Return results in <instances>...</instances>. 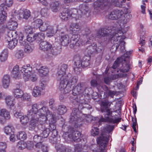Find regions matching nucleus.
Returning <instances> with one entry per match:
<instances>
[{
  "mask_svg": "<svg viewBox=\"0 0 152 152\" xmlns=\"http://www.w3.org/2000/svg\"><path fill=\"white\" fill-rule=\"evenodd\" d=\"M56 147L57 151H58V150H60L61 152H66V151L67 148L64 145H59L58 146H56Z\"/></svg>",
  "mask_w": 152,
  "mask_h": 152,
  "instance_id": "obj_55",
  "label": "nucleus"
},
{
  "mask_svg": "<svg viewBox=\"0 0 152 152\" xmlns=\"http://www.w3.org/2000/svg\"><path fill=\"white\" fill-rule=\"evenodd\" d=\"M32 70V67L29 64L24 65L21 68L20 71L22 73H31Z\"/></svg>",
  "mask_w": 152,
  "mask_h": 152,
  "instance_id": "obj_36",
  "label": "nucleus"
},
{
  "mask_svg": "<svg viewBox=\"0 0 152 152\" xmlns=\"http://www.w3.org/2000/svg\"><path fill=\"white\" fill-rule=\"evenodd\" d=\"M109 2L105 0H97L94 3V9L98 10L102 9L104 7L107 5Z\"/></svg>",
  "mask_w": 152,
  "mask_h": 152,
  "instance_id": "obj_17",
  "label": "nucleus"
},
{
  "mask_svg": "<svg viewBox=\"0 0 152 152\" xmlns=\"http://www.w3.org/2000/svg\"><path fill=\"white\" fill-rule=\"evenodd\" d=\"M39 75L41 77H43L48 75L49 72V69L47 66H42L38 70Z\"/></svg>",
  "mask_w": 152,
  "mask_h": 152,
  "instance_id": "obj_30",
  "label": "nucleus"
},
{
  "mask_svg": "<svg viewBox=\"0 0 152 152\" xmlns=\"http://www.w3.org/2000/svg\"><path fill=\"white\" fill-rule=\"evenodd\" d=\"M79 11L82 14L85 15L89 10V8L86 4H82L79 6Z\"/></svg>",
  "mask_w": 152,
  "mask_h": 152,
  "instance_id": "obj_34",
  "label": "nucleus"
},
{
  "mask_svg": "<svg viewBox=\"0 0 152 152\" xmlns=\"http://www.w3.org/2000/svg\"><path fill=\"white\" fill-rule=\"evenodd\" d=\"M25 31L28 34H31L32 32V28L30 26H27L25 27Z\"/></svg>",
  "mask_w": 152,
  "mask_h": 152,
  "instance_id": "obj_56",
  "label": "nucleus"
},
{
  "mask_svg": "<svg viewBox=\"0 0 152 152\" xmlns=\"http://www.w3.org/2000/svg\"><path fill=\"white\" fill-rule=\"evenodd\" d=\"M10 118L9 112L6 109H3L0 111V122L4 124L6 119H9Z\"/></svg>",
  "mask_w": 152,
  "mask_h": 152,
  "instance_id": "obj_14",
  "label": "nucleus"
},
{
  "mask_svg": "<svg viewBox=\"0 0 152 152\" xmlns=\"http://www.w3.org/2000/svg\"><path fill=\"white\" fill-rule=\"evenodd\" d=\"M73 69L75 72L77 74H80L82 70L81 67H79V66L76 67L73 66Z\"/></svg>",
  "mask_w": 152,
  "mask_h": 152,
  "instance_id": "obj_62",
  "label": "nucleus"
},
{
  "mask_svg": "<svg viewBox=\"0 0 152 152\" xmlns=\"http://www.w3.org/2000/svg\"><path fill=\"white\" fill-rule=\"evenodd\" d=\"M50 129L48 128H46L42 132L41 136L42 138H47L50 133Z\"/></svg>",
  "mask_w": 152,
  "mask_h": 152,
  "instance_id": "obj_51",
  "label": "nucleus"
},
{
  "mask_svg": "<svg viewBox=\"0 0 152 152\" xmlns=\"http://www.w3.org/2000/svg\"><path fill=\"white\" fill-rule=\"evenodd\" d=\"M30 146H28V144L27 143L23 141H21L19 142L18 144V146L19 149L22 150L27 148L28 149L30 150L33 147V145L32 142H30Z\"/></svg>",
  "mask_w": 152,
  "mask_h": 152,
  "instance_id": "obj_24",
  "label": "nucleus"
},
{
  "mask_svg": "<svg viewBox=\"0 0 152 152\" xmlns=\"http://www.w3.org/2000/svg\"><path fill=\"white\" fill-rule=\"evenodd\" d=\"M81 134L79 131L72 130L69 132H66L63 135L65 139L70 141H75L79 138Z\"/></svg>",
  "mask_w": 152,
  "mask_h": 152,
  "instance_id": "obj_9",
  "label": "nucleus"
},
{
  "mask_svg": "<svg viewBox=\"0 0 152 152\" xmlns=\"http://www.w3.org/2000/svg\"><path fill=\"white\" fill-rule=\"evenodd\" d=\"M45 103V101H42L38 103L34 104L28 111L27 115L31 119L29 126L30 130L34 129L39 124H43L47 120V117L51 115L48 107L43 106Z\"/></svg>",
  "mask_w": 152,
  "mask_h": 152,
  "instance_id": "obj_1",
  "label": "nucleus"
},
{
  "mask_svg": "<svg viewBox=\"0 0 152 152\" xmlns=\"http://www.w3.org/2000/svg\"><path fill=\"white\" fill-rule=\"evenodd\" d=\"M12 93L14 96L17 98L22 97L23 93V91L19 88L14 89Z\"/></svg>",
  "mask_w": 152,
  "mask_h": 152,
  "instance_id": "obj_35",
  "label": "nucleus"
},
{
  "mask_svg": "<svg viewBox=\"0 0 152 152\" xmlns=\"http://www.w3.org/2000/svg\"><path fill=\"white\" fill-rule=\"evenodd\" d=\"M75 101L76 100H74L73 102ZM83 103L80 99L79 101H76V105L78 106V108L73 109L69 118L70 123L77 124L84 120L83 118V114L80 112L79 110V109H81L83 108Z\"/></svg>",
  "mask_w": 152,
  "mask_h": 152,
  "instance_id": "obj_4",
  "label": "nucleus"
},
{
  "mask_svg": "<svg viewBox=\"0 0 152 152\" xmlns=\"http://www.w3.org/2000/svg\"><path fill=\"white\" fill-rule=\"evenodd\" d=\"M113 33V36L111 39V42L114 44H117L119 42L121 51H124L125 43L124 40L125 39L126 37L123 35V32L120 30L117 31V32Z\"/></svg>",
  "mask_w": 152,
  "mask_h": 152,
  "instance_id": "obj_5",
  "label": "nucleus"
},
{
  "mask_svg": "<svg viewBox=\"0 0 152 152\" xmlns=\"http://www.w3.org/2000/svg\"><path fill=\"white\" fill-rule=\"evenodd\" d=\"M86 87L85 86L84 83H78L72 89V94L74 96H82L86 91Z\"/></svg>",
  "mask_w": 152,
  "mask_h": 152,
  "instance_id": "obj_8",
  "label": "nucleus"
},
{
  "mask_svg": "<svg viewBox=\"0 0 152 152\" xmlns=\"http://www.w3.org/2000/svg\"><path fill=\"white\" fill-rule=\"evenodd\" d=\"M111 103L107 100L102 101L100 103V110L102 113L106 112L107 113L104 114V118L102 116L98 122L101 125L102 122H108L113 123H117L120 121L121 118L114 119L112 116V111L110 108Z\"/></svg>",
  "mask_w": 152,
  "mask_h": 152,
  "instance_id": "obj_3",
  "label": "nucleus"
},
{
  "mask_svg": "<svg viewBox=\"0 0 152 152\" xmlns=\"http://www.w3.org/2000/svg\"><path fill=\"white\" fill-rule=\"evenodd\" d=\"M50 7L51 10L53 12H57L59 10L61 4L58 1H55L51 2L50 4Z\"/></svg>",
  "mask_w": 152,
  "mask_h": 152,
  "instance_id": "obj_26",
  "label": "nucleus"
},
{
  "mask_svg": "<svg viewBox=\"0 0 152 152\" xmlns=\"http://www.w3.org/2000/svg\"><path fill=\"white\" fill-rule=\"evenodd\" d=\"M112 3L117 7H123L122 3L123 2L121 0H112Z\"/></svg>",
  "mask_w": 152,
  "mask_h": 152,
  "instance_id": "obj_47",
  "label": "nucleus"
},
{
  "mask_svg": "<svg viewBox=\"0 0 152 152\" xmlns=\"http://www.w3.org/2000/svg\"><path fill=\"white\" fill-rule=\"evenodd\" d=\"M30 45L28 43L25 46V51L27 53H29L31 52L33 50V47L31 44H30Z\"/></svg>",
  "mask_w": 152,
  "mask_h": 152,
  "instance_id": "obj_49",
  "label": "nucleus"
},
{
  "mask_svg": "<svg viewBox=\"0 0 152 152\" xmlns=\"http://www.w3.org/2000/svg\"><path fill=\"white\" fill-rule=\"evenodd\" d=\"M60 17L62 20H67L71 17L76 19H79L81 18L82 16L81 15H78V17L77 18L75 15L73 14L71 10L69 9H65L64 10L63 12L61 13Z\"/></svg>",
  "mask_w": 152,
  "mask_h": 152,
  "instance_id": "obj_10",
  "label": "nucleus"
},
{
  "mask_svg": "<svg viewBox=\"0 0 152 152\" xmlns=\"http://www.w3.org/2000/svg\"><path fill=\"white\" fill-rule=\"evenodd\" d=\"M29 119L30 118L28 117L27 115V116L23 115L20 118V122L21 124L25 125L28 122Z\"/></svg>",
  "mask_w": 152,
  "mask_h": 152,
  "instance_id": "obj_48",
  "label": "nucleus"
},
{
  "mask_svg": "<svg viewBox=\"0 0 152 152\" xmlns=\"http://www.w3.org/2000/svg\"><path fill=\"white\" fill-rule=\"evenodd\" d=\"M14 128L11 126H8L4 128V132L7 135L14 133Z\"/></svg>",
  "mask_w": 152,
  "mask_h": 152,
  "instance_id": "obj_39",
  "label": "nucleus"
},
{
  "mask_svg": "<svg viewBox=\"0 0 152 152\" xmlns=\"http://www.w3.org/2000/svg\"><path fill=\"white\" fill-rule=\"evenodd\" d=\"M60 33L61 35L60 36V41L61 45L64 46L67 45L70 43V37L68 35H62V34L64 33V32L63 31H61Z\"/></svg>",
  "mask_w": 152,
  "mask_h": 152,
  "instance_id": "obj_21",
  "label": "nucleus"
},
{
  "mask_svg": "<svg viewBox=\"0 0 152 152\" xmlns=\"http://www.w3.org/2000/svg\"><path fill=\"white\" fill-rule=\"evenodd\" d=\"M13 3V0H5V3L3 4L7 7H10L12 6Z\"/></svg>",
  "mask_w": 152,
  "mask_h": 152,
  "instance_id": "obj_60",
  "label": "nucleus"
},
{
  "mask_svg": "<svg viewBox=\"0 0 152 152\" xmlns=\"http://www.w3.org/2000/svg\"><path fill=\"white\" fill-rule=\"evenodd\" d=\"M26 40L27 42H32L35 40L34 34H32V33L30 34H28V36H27Z\"/></svg>",
  "mask_w": 152,
  "mask_h": 152,
  "instance_id": "obj_52",
  "label": "nucleus"
},
{
  "mask_svg": "<svg viewBox=\"0 0 152 152\" xmlns=\"http://www.w3.org/2000/svg\"><path fill=\"white\" fill-rule=\"evenodd\" d=\"M10 41H8V47L10 49H13L15 48V46L17 45V42L15 39L16 38L12 39L11 37L10 38Z\"/></svg>",
  "mask_w": 152,
  "mask_h": 152,
  "instance_id": "obj_37",
  "label": "nucleus"
},
{
  "mask_svg": "<svg viewBox=\"0 0 152 152\" xmlns=\"http://www.w3.org/2000/svg\"><path fill=\"white\" fill-rule=\"evenodd\" d=\"M14 98L12 96H8L5 98V101L7 105L10 107H13L15 104Z\"/></svg>",
  "mask_w": 152,
  "mask_h": 152,
  "instance_id": "obj_28",
  "label": "nucleus"
},
{
  "mask_svg": "<svg viewBox=\"0 0 152 152\" xmlns=\"http://www.w3.org/2000/svg\"><path fill=\"white\" fill-rule=\"evenodd\" d=\"M102 139L101 137H100L97 140V143L99 145V149L93 150V152H105L106 144L107 139L106 137H104L103 140Z\"/></svg>",
  "mask_w": 152,
  "mask_h": 152,
  "instance_id": "obj_12",
  "label": "nucleus"
},
{
  "mask_svg": "<svg viewBox=\"0 0 152 152\" xmlns=\"http://www.w3.org/2000/svg\"><path fill=\"white\" fill-rule=\"evenodd\" d=\"M90 58L87 56L84 57L81 61L82 67L85 68L88 66L89 64Z\"/></svg>",
  "mask_w": 152,
  "mask_h": 152,
  "instance_id": "obj_38",
  "label": "nucleus"
},
{
  "mask_svg": "<svg viewBox=\"0 0 152 152\" xmlns=\"http://www.w3.org/2000/svg\"><path fill=\"white\" fill-rule=\"evenodd\" d=\"M30 16V12L29 10H23L20 9L18 11V17L20 20L23 19L27 20Z\"/></svg>",
  "mask_w": 152,
  "mask_h": 152,
  "instance_id": "obj_18",
  "label": "nucleus"
},
{
  "mask_svg": "<svg viewBox=\"0 0 152 152\" xmlns=\"http://www.w3.org/2000/svg\"><path fill=\"white\" fill-rule=\"evenodd\" d=\"M58 113L60 115H62L65 113L67 111L66 107L64 105H60L58 109Z\"/></svg>",
  "mask_w": 152,
  "mask_h": 152,
  "instance_id": "obj_41",
  "label": "nucleus"
},
{
  "mask_svg": "<svg viewBox=\"0 0 152 152\" xmlns=\"http://www.w3.org/2000/svg\"><path fill=\"white\" fill-rule=\"evenodd\" d=\"M20 71H19V67L18 65L15 66L12 71V74L13 76L15 78L19 79L20 76Z\"/></svg>",
  "mask_w": 152,
  "mask_h": 152,
  "instance_id": "obj_32",
  "label": "nucleus"
},
{
  "mask_svg": "<svg viewBox=\"0 0 152 152\" xmlns=\"http://www.w3.org/2000/svg\"><path fill=\"white\" fill-rule=\"evenodd\" d=\"M67 68V65L63 64L57 73V79L60 81L59 89L64 94L70 91L72 86L74 85L77 81V77L72 76L71 73L66 74Z\"/></svg>",
  "mask_w": 152,
  "mask_h": 152,
  "instance_id": "obj_2",
  "label": "nucleus"
},
{
  "mask_svg": "<svg viewBox=\"0 0 152 152\" xmlns=\"http://www.w3.org/2000/svg\"><path fill=\"white\" fill-rule=\"evenodd\" d=\"M7 9V7L4 4H1L0 5V11L1 12V13H0V23H4L6 20L7 17L6 12Z\"/></svg>",
  "mask_w": 152,
  "mask_h": 152,
  "instance_id": "obj_16",
  "label": "nucleus"
},
{
  "mask_svg": "<svg viewBox=\"0 0 152 152\" xmlns=\"http://www.w3.org/2000/svg\"><path fill=\"white\" fill-rule=\"evenodd\" d=\"M89 54L93 53H97L100 52L101 51V49L98 48L96 44H93L92 45L88 46L86 48Z\"/></svg>",
  "mask_w": 152,
  "mask_h": 152,
  "instance_id": "obj_19",
  "label": "nucleus"
},
{
  "mask_svg": "<svg viewBox=\"0 0 152 152\" xmlns=\"http://www.w3.org/2000/svg\"><path fill=\"white\" fill-rule=\"evenodd\" d=\"M42 89L39 86L34 87L33 90L32 95L35 97H38L40 96L41 95V92L42 91Z\"/></svg>",
  "mask_w": 152,
  "mask_h": 152,
  "instance_id": "obj_31",
  "label": "nucleus"
},
{
  "mask_svg": "<svg viewBox=\"0 0 152 152\" xmlns=\"http://www.w3.org/2000/svg\"><path fill=\"white\" fill-rule=\"evenodd\" d=\"M50 26L48 23L46 22H43L39 28L40 31H44L47 30Z\"/></svg>",
  "mask_w": 152,
  "mask_h": 152,
  "instance_id": "obj_46",
  "label": "nucleus"
},
{
  "mask_svg": "<svg viewBox=\"0 0 152 152\" xmlns=\"http://www.w3.org/2000/svg\"><path fill=\"white\" fill-rule=\"evenodd\" d=\"M46 52L47 57L49 58H52L53 56L57 55L60 53V51L58 48L55 47H53L52 46L51 48Z\"/></svg>",
  "mask_w": 152,
  "mask_h": 152,
  "instance_id": "obj_20",
  "label": "nucleus"
},
{
  "mask_svg": "<svg viewBox=\"0 0 152 152\" xmlns=\"http://www.w3.org/2000/svg\"><path fill=\"white\" fill-rule=\"evenodd\" d=\"M42 137L41 136H39L38 135H35L33 137V140L35 142H42Z\"/></svg>",
  "mask_w": 152,
  "mask_h": 152,
  "instance_id": "obj_54",
  "label": "nucleus"
},
{
  "mask_svg": "<svg viewBox=\"0 0 152 152\" xmlns=\"http://www.w3.org/2000/svg\"><path fill=\"white\" fill-rule=\"evenodd\" d=\"M114 128V126L113 125H109L106 126L104 128V131L105 132H104L102 131L101 134V135L99 137H98L96 141H97V140L100 137H101L102 139V140H104V137H106L107 138V142L106 144V146L107 145V144L108 142V136L106 132L108 133H110V132L112 131Z\"/></svg>",
  "mask_w": 152,
  "mask_h": 152,
  "instance_id": "obj_11",
  "label": "nucleus"
},
{
  "mask_svg": "<svg viewBox=\"0 0 152 152\" xmlns=\"http://www.w3.org/2000/svg\"><path fill=\"white\" fill-rule=\"evenodd\" d=\"M52 45L49 42L46 41H43L40 43L39 48L41 50L47 52L50 49V48H51Z\"/></svg>",
  "mask_w": 152,
  "mask_h": 152,
  "instance_id": "obj_23",
  "label": "nucleus"
},
{
  "mask_svg": "<svg viewBox=\"0 0 152 152\" xmlns=\"http://www.w3.org/2000/svg\"><path fill=\"white\" fill-rule=\"evenodd\" d=\"M40 13L42 16H45L48 15V10L46 8L42 9L40 12Z\"/></svg>",
  "mask_w": 152,
  "mask_h": 152,
  "instance_id": "obj_63",
  "label": "nucleus"
},
{
  "mask_svg": "<svg viewBox=\"0 0 152 152\" xmlns=\"http://www.w3.org/2000/svg\"><path fill=\"white\" fill-rule=\"evenodd\" d=\"M124 12L121 10H115L111 11L109 15V18L111 20H116L121 17Z\"/></svg>",
  "mask_w": 152,
  "mask_h": 152,
  "instance_id": "obj_13",
  "label": "nucleus"
},
{
  "mask_svg": "<svg viewBox=\"0 0 152 152\" xmlns=\"http://www.w3.org/2000/svg\"><path fill=\"white\" fill-rule=\"evenodd\" d=\"M35 40L40 41L43 40L45 38L44 34L43 33H38L34 34Z\"/></svg>",
  "mask_w": 152,
  "mask_h": 152,
  "instance_id": "obj_45",
  "label": "nucleus"
},
{
  "mask_svg": "<svg viewBox=\"0 0 152 152\" xmlns=\"http://www.w3.org/2000/svg\"><path fill=\"white\" fill-rule=\"evenodd\" d=\"M52 132L51 136L50 138V140H53L55 142L56 140V136L57 135V132L56 130H54L50 131Z\"/></svg>",
  "mask_w": 152,
  "mask_h": 152,
  "instance_id": "obj_50",
  "label": "nucleus"
},
{
  "mask_svg": "<svg viewBox=\"0 0 152 152\" xmlns=\"http://www.w3.org/2000/svg\"><path fill=\"white\" fill-rule=\"evenodd\" d=\"M8 52L7 50H4L0 55V60L1 61H5L7 58Z\"/></svg>",
  "mask_w": 152,
  "mask_h": 152,
  "instance_id": "obj_40",
  "label": "nucleus"
},
{
  "mask_svg": "<svg viewBox=\"0 0 152 152\" xmlns=\"http://www.w3.org/2000/svg\"><path fill=\"white\" fill-rule=\"evenodd\" d=\"M18 24L16 21L12 20H10L8 23V28L10 30L8 32L7 36L8 37L12 39L16 38L17 37V31L15 29L18 27Z\"/></svg>",
  "mask_w": 152,
  "mask_h": 152,
  "instance_id": "obj_7",
  "label": "nucleus"
},
{
  "mask_svg": "<svg viewBox=\"0 0 152 152\" xmlns=\"http://www.w3.org/2000/svg\"><path fill=\"white\" fill-rule=\"evenodd\" d=\"M118 67H119V69L120 72L123 73L127 72L130 69L129 64L126 62L125 59H123L122 57L117 58L112 68L115 69Z\"/></svg>",
  "mask_w": 152,
  "mask_h": 152,
  "instance_id": "obj_6",
  "label": "nucleus"
},
{
  "mask_svg": "<svg viewBox=\"0 0 152 152\" xmlns=\"http://www.w3.org/2000/svg\"><path fill=\"white\" fill-rule=\"evenodd\" d=\"M99 132V129L97 127H93L91 130V135L94 136L98 135Z\"/></svg>",
  "mask_w": 152,
  "mask_h": 152,
  "instance_id": "obj_53",
  "label": "nucleus"
},
{
  "mask_svg": "<svg viewBox=\"0 0 152 152\" xmlns=\"http://www.w3.org/2000/svg\"><path fill=\"white\" fill-rule=\"evenodd\" d=\"M91 85L93 87H96L99 86V84L97 82L96 80L92 79L91 81Z\"/></svg>",
  "mask_w": 152,
  "mask_h": 152,
  "instance_id": "obj_59",
  "label": "nucleus"
},
{
  "mask_svg": "<svg viewBox=\"0 0 152 152\" xmlns=\"http://www.w3.org/2000/svg\"><path fill=\"white\" fill-rule=\"evenodd\" d=\"M22 97L24 100H25L28 101L31 100L30 96L27 93H25L24 94L23 93Z\"/></svg>",
  "mask_w": 152,
  "mask_h": 152,
  "instance_id": "obj_61",
  "label": "nucleus"
},
{
  "mask_svg": "<svg viewBox=\"0 0 152 152\" xmlns=\"http://www.w3.org/2000/svg\"><path fill=\"white\" fill-rule=\"evenodd\" d=\"M79 35L78 34H73L70 39V47L71 48H73L77 46H80L78 43L79 39Z\"/></svg>",
  "mask_w": 152,
  "mask_h": 152,
  "instance_id": "obj_15",
  "label": "nucleus"
},
{
  "mask_svg": "<svg viewBox=\"0 0 152 152\" xmlns=\"http://www.w3.org/2000/svg\"><path fill=\"white\" fill-rule=\"evenodd\" d=\"M47 36L49 37L53 36L55 33L56 32V31L54 30L53 26H50L47 30Z\"/></svg>",
  "mask_w": 152,
  "mask_h": 152,
  "instance_id": "obj_42",
  "label": "nucleus"
},
{
  "mask_svg": "<svg viewBox=\"0 0 152 152\" xmlns=\"http://www.w3.org/2000/svg\"><path fill=\"white\" fill-rule=\"evenodd\" d=\"M112 30L107 29L106 28H102L99 30L97 33V36L98 37H102L107 36V35H111L110 33H113Z\"/></svg>",
  "mask_w": 152,
  "mask_h": 152,
  "instance_id": "obj_22",
  "label": "nucleus"
},
{
  "mask_svg": "<svg viewBox=\"0 0 152 152\" xmlns=\"http://www.w3.org/2000/svg\"><path fill=\"white\" fill-rule=\"evenodd\" d=\"M31 73H24L23 74V77L25 81H26L29 80Z\"/></svg>",
  "mask_w": 152,
  "mask_h": 152,
  "instance_id": "obj_57",
  "label": "nucleus"
},
{
  "mask_svg": "<svg viewBox=\"0 0 152 152\" xmlns=\"http://www.w3.org/2000/svg\"><path fill=\"white\" fill-rule=\"evenodd\" d=\"M18 38L19 42L21 45L24 46L28 43L26 39V37L23 35L21 32H20L18 34L17 39Z\"/></svg>",
  "mask_w": 152,
  "mask_h": 152,
  "instance_id": "obj_27",
  "label": "nucleus"
},
{
  "mask_svg": "<svg viewBox=\"0 0 152 152\" xmlns=\"http://www.w3.org/2000/svg\"><path fill=\"white\" fill-rule=\"evenodd\" d=\"M51 115V118L50 119L51 122L50 123V127L49 128L50 129V132L51 130H56V126L55 123L56 122V117L53 114Z\"/></svg>",
  "mask_w": 152,
  "mask_h": 152,
  "instance_id": "obj_33",
  "label": "nucleus"
},
{
  "mask_svg": "<svg viewBox=\"0 0 152 152\" xmlns=\"http://www.w3.org/2000/svg\"><path fill=\"white\" fill-rule=\"evenodd\" d=\"M2 86L4 88H7L9 86L10 81V77L9 75H4L2 80Z\"/></svg>",
  "mask_w": 152,
  "mask_h": 152,
  "instance_id": "obj_29",
  "label": "nucleus"
},
{
  "mask_svg": "<svg viewBox=\"0 0 152 152\" xmlns=\"http://www.w3.org/2000/svg\"><path fill=\"white\" fill-rule=\"evenodd\" d=\"M23 56V53L22 51L19 50L15 54L16 57L18 58H22Z\"/></svg>",
  "mask_w": 152,
  "mask_h": 152,
  "instance_id": "obj_58",
  "label": "nucleus"
},
{
  "mask_svg": "<svg viewBox=\"0 0 152 152\" xmlns=\"http://www.w3.org/2000/svg\"><path fill=\"white\" fill-rule=\"evenodd\" d=\"M111 80L110 77L109 76L105 77L104 79V83L107 85L109 84Z\"/></svg>",
  "mask_w": 152,
  "mask_h": 152,
  "instance_id": "obj_64",
  "label": "nucleus"
},
{
  "mask_svg": "<svg viewBox=\"0 0 152 152\" xmlns=\"http://www.w3.org/2000/svg\"><path fill=\"white\" fill-rule=\"evenodd\" d=\"M70 32L72 34H78L79 33L80 30V26L77 23H73L69 28Z\"/></svg>",
  "mask_w": 152,
  "mask_h": 152,
  "instance_id": "obj_25",
  "label": "nucleus"
},
{
  "mask_svg": "<svg viewBox=\"0 0 152 152\" xmlns=\"http://www.w3.org/2000/svg\"><path fill=\"white\" fill-rule=\"evenodd\" d=\"M17 138L22 141H23L26 139V134L24 132H20L17 134Z\"/></svg>",
  "mask_w": 152,
  "mask_h": 152,
  "instance_id": "obj_43",
  "label": "nucleus"
},
{
  "mask_svg": "<svg viewBox=\"0 0 152 152\" xmlns=\"http://www.w3.org/2000/svg\"><path fill=\"white\" fill-rule=\"evenodd\" d=\"M43 22L41 19H37L33 22L32 23L34 26V28H39Z\"/></svg>",
  "mask_w": 152,
  "mask_h": 152,
  "instance_id": "obj_44",
  "label": "nucleus"
}]
</instances>
